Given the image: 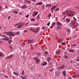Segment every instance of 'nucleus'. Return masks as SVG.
Wrapping results in <instances>:
<instances>
[{"label":"nucleus","instance_id":"obj_16","mask_svg":"<svg viewBox=\"0 0 79 79\" xmlns=\"http://www.w3.org/2000/svg\"><path fill=\"white\" fill-rule=\"evenodd\" d=\"M51 60H52V58L50 57H48L47 58V61H51Z\"/></svg>","mask_w":79,"mask_h":79},{"label":"nucleus","instance_id":"obj_32","mask_svg":"<svg viewBox=\"0 0 79 79\" xmlns=\"http://www.w3.org/2000/svg\"><path fill=\"white\" fill-rule=\"evenodd\" d=\"M69 52H74V50L72 49H69Z\"/></svg>","mask_w":79,"mask_h":79},{"label":"nucleus","instance_id":"obj_39","mask_svg":"<svg viewBox=\"0 0 79 79\" xmlns=\"http://www.w3.org/2000/svg\"><path fill=\"white\" fill-rule=\"evenodd\" d=\"M61 44L62 45H65V43L64 42H62L61 43Z\"/></svg>","mask_w":79,"mask_h":79},{"label":"nucleus","instance_id":"obj_61","mask_svg":"<svg viewBox=\"0 0 79 79\" xmlns=\"http://www.w3.org/2000/svg\"><path fill=\"white\" fill-rule=\"evenodd\" d=\"M19 15H21V14H20V13H19Z\"/></svg>","mask_w":79,"mask_h":79},{"label":"nucleus","instance_id":"obj_38","mask_svg":"<svg viewBox=\"0 0 79 79\" xmlns=\"http://www.w3.org/2000/svg\"><path fill=\"white\" fill-rule=\"evenodd\" d=\"M22 75H24V71L23 70L22 71Z\"/></svg>","mask_w":79,"mask_h":79},{"label":"nucleus","instance_id":"obj_51","mask_svg":"<svg viewBox=\"0 0 79 79\" xmlns=\"http://www.w3.org/2000/svg\"><path fill=\"white\" fill-rule=\"evenodd\" d=\"M77 61H79V59H77Z\"/></svg>","mask_w":79,"mask_h":79},{"label":"nucleus","instance_id":"obj_3","mask_svg":"<svg viewBox=\"0 0 79 79\" xmlns=\"http://www.w3.org/2000/svg\"><path fill=\"white\" fill-rule=\"evenodd\" d=\"M19 26L17 27V28L19 29V28H21V27H23V25L21 23H16L14 26V27H16V26Z\"/></svg>","mask_w":79,"mask_h":79},{"label":"nucleus","instance_id":"obj_10","mask_svg":"<svg viewBox=\"0 0 79 79\" xmlns=\"http://www.w3.org/2000/svg\"><path fill=\"white\" fill-rule=\"evenodd\" d=\"M15 33L14 32H10V35H11L12 37H15Z\"/></svg>","mask_w":79,"mask_h":79},{"label":"nucleus","instance_id":"obj_4","mask_svg":"<svg viewBox=\"0 0 79 79\" xmlns=\"http://www.w3.org/2000/svg\"><path fill=\"white\" fill-rule=\"evenodd\" d=\"M31 30H33L32 31L34 33H37V32H38L39 31V30H40V28H36L34 30L31 29Z\"/></svg>","mask_w":79,"mask_h":79},{"label":"nucleus","instance_id":"obj_40","mask_svg":"<svg viewBox=\"0 0 79 79\" xmlns=\"http://www.w3.org/2000/svg\"><path fill=\"white\" fill-rule=\"evenodd\" d=\"M52 26H55V23H53Z\"/></svg>","mask_w":79,"mask_h":79},{"label":"nucleus","instance_id":"obj_14","mask_svg":"<svg viewBox=\"0 0 79 79\" xmlns=\"http://www.w3.org/2000/svg\"><path fill=\"white\" fill-rule=\"evenodd\" d=\"M21 8L22 9H24V8H27V6L24 5L23 6H22L21 7Z\"/></svg>","mask_w":79,"mask_h":79},{"label":"nucleus","instance_id":"obj_42","mask_svg":"<svg viewBox=\"0 0 79 79\" xmlns=\"http://www.w3.org/2000/svg\"><path fill=\"white\" fill-rule=\"evenodd\" d=\"M47 26H50V22L47 23Z\"/></svg>","mask_w":79,"mask_h":79},{"label":"nucleus","instance_id":"obj_25","mask_svg":"<svg viewBox=\"0 0 79 79\" xmlns=\"http://www.w3.org/2000/svg\"><path fill=\"white\" fill-rule=\"evenodd\" d=\"M66 21L67 23H69L70 21V19L69 18H67L66 19Z\"/></svg>","mask_w":79,"mask_h":79},{"label":"nucleus","instance_id":"obj_41","mask_svg":"<svg viewBox=\"0 0 79 79\" xmlns=\"http://www.w3.org/2000/svg\"><path fill=\"white\" fill-rule=\"evenodd\" d=\"M60 10V8H57L55 10V11H58V10Z\"/></svg>","mask_w":79,"mask_h":79},{"label":"nucleus","instance_id":"obj_43","mask_svg":"<svg viewBox=\"0 0 79 79\" xmlns=\"http://www.w3.org/2000/svg\"><path fill=\"white\" fill-rule=\"evenodd\" d=\"M25 17H27V18L29 17V15L27 14V15H25Z\"/></svg>","mask_w":79,"mask_h":79},{"label":"nucleus","instance_id":"obj_8","mask_svg":"<svg viewBox=\"0 0 79 79\" xmlns=\"http://www.w3.org/2000/svg\"><path fill=\"white\" fill-rule=\"evenodd\" d=\"M55 74H56V77H58V76H60V73L58 71H56L55 72Z\"/></svg>","mask_w":79,"mask_h":79},{"label":"nucleus","instance_id":"obj_55","mask_svg":"<svg viewBox=\"0 0 79 79\" xmlns=\"http://www.w3.org/2000/svg\"><path fill=\"white\" fill-rule=\"evenodd\" d=\"M2 37H6V36H4V35H2Z\"/></svg>","mask_w":79,"mask_h":79},{"label":"nucleus","instance_id":"obj_53","mask_svg":"<svg viewBox=\"0 0 79 79\" xmlns=\"http://www.w3.org/2000/svg\"><path fill=\"white\" fill-rule=\"evenodd\" d=\"M1 9H2V6H0V10H1Z\"/></svg>","mask_w":79,"mask_h":79},{"label":"nucleus","instance_id":"obj_22","mask_svg":"<svg viewBox=\"0 0 79 79\" xmlns=\"http://www.w3.org/2000/svg\"><path fill=\"white\" fill-rule=\"evenodd\" d=\"M13 74H15V75L16 76H18L19 75V73L16 72H14Z\"/></svg>","mask_w":79,"mask_h":79},{"label":"nucleus","instance_id":"obj_57","mask_svg":"<svg viewBox=\"0 0 79 79\" xmlns=\"http://www.w3.org/2000/svg\"><path fill=\"white\" fill-rule=\"evenodd\" d=\"M6 77H7V78H8V76H7V75H6Z\"/></svg>","mask_w":79,"mask_h":79},{"label":"nucleus","instance_id":"obj_48","mask_svg":"<svg viewBox=\"0 0 79 79\" xmlns=\"http://www.w3.org/2000/svg\"><path fill=\"white\" fill-rule=\"evenodd\" d=\"M24 32L25 33L26 32H27V30H25L24 31Z\"/></svg>","mask_w":79,"mask_h":79},{"label":"nucleus","instance_id":"obj_52","mask_svg":"<svg viewBox=\"0 0 79 79\" xmlns=\"http://www.w3.org/2000/svg\"><path fill=\"white\" fill-rule=\"evenodd\" d=\"M3 42V41H0V43H2Z\"/></svg>","mask_w":79,"mask_h":79},{"label":"nucleus","instance_id":"obj_7","mask_svg":"<svg viewBox=\"0 0 79 79\" xmlns=\"http://www.w3.org/2000/svg\"><path fill=\"white\" fill-rule=\"evenodd\" d=\"M13 54H11L8 56L6 58V59H11V58H13Z\"/></svg>","mask_w":79,"mask_h":79},{"label":"nucleus","instance_id":"obj_62","mask_svg":"<svg viewBox=\"0 0 79 79\" xmlns=\"http://www.w3.org/2000/svg\"><path fill=\"white\" fill-rule=\"evenodd\" d=\"M42 8H43V9L44 8V7H43V6H42Z\"/></svg>","mask_w":79,"mask_h":79},{"label":"nucleus","instance_id":"obj_20","mask_svg":"<svg viewBox=\"0 0 79 79\" xmlns=\"http://www.w3.org/2000/svg\"><path fill=\"white\" fill-rule=\"evenodd\" d=\"M15 34L16 35H19V34H20V32H19V31H18L16 32H15Z\"/></svg>","mask_w":79,"mask_h":79},{"label":"nucleus","instance_id":"obj_11","mask_svg":"<svg viewBox=\"0 0 79 79\" xmlns=\"http://www.w3.org/2000/svg\"><path fill=\"white\" fill-rule=\"evenodd\" d=\"M2 39L4 40L8 41V40H9V39L8 38V37H7V36H6V37H5V38H3Z\"/></svg>","mask_w":79,"mask_h":79},{"label":"nucleus","instance_id":"obj_19","mask_svg":"<svg viewBox=\"0 0 79 79\" xmlns=\"http://www.w3.org/2000/svg\"><path fill=\"white\" fill-rule=\"evenodd\" d=\"M56 25H58V26H60L61 25V23L59 21H58L56 23Z\"/></svg>","mask_w":79,"mask_h":79},{"label":"nucleus","instance_id":"obj_58","mask_svg":"<svg viewBox=\"0 0 79 79\" xmlns=\"http://www.w3.org/2000/svg\"><path fill=\"white\" fill-rule=\"evenodd\" d=\"M76 58H79V56H77L76 57Z\"/></svg>","mask_w":79,"mask_h":79},{"label":"nucleus","instance_id":"obj_50","mask_svg":"<svg viewBox=\"0 0 79 79\" xmlns=\"http://www.w3.org/2000/svg\"><path fill=\"white\" fill-rule=\"evenodd\" d=\"M45 27H42V29H43V30H44V29H45Z\"/></svg>","mask_w":79,"mask_h":79},{"label":"nucleus","instance_id":"obj_18","mask_svg":"<svg viewBox=\"0 0 79 79\" xmlns=\"http://www.w3.org/2000/svg\"><path fill=\"white\" fill-rule=\"evenodd\" d=\"M7 35H10L11 34V32H6Z\"/></svg>","mask_w":79,"mask_h":79},{"label":"nucleus","instance_id":"obj_35","mask_svg":"<svg viewBox=\"0 0 79 79\" xmlns=\"http://www.w3.org/2000/svg\"><path fill=\"white\" fill-rule=\"evenodd\" d=\"M31 21H35V19L34 18H32L31 19Z\"/></svg>","mask_w":79,"mask_h":79},{"label":"nucleus","instance_id":"obj_46","mask_svg":"<svg viewBox=\"0 0 79 79\" xmlns=\"http://www.w3.org/2000/svg\"><path fill=\"white\" fill-rule=\"evenodd\" d=\"M67 79H72V78H71V77H69Z\"/></svg>","mask_w":79,"mask_h":79},{"label":"nucleus","instance_id":"obj_9","mask_svg":"<svg viewBox=\"0 0 79 79\" xmlns=\"http://www.w3.org/2000/svg\"><path fill=\"white\" fill-rule=\"evenodd\" d=\"M47 62H44L43 63L41 64V66H45L47 65Z\"/></svg>","mask_w":79,"mask_h":79},{"label":"nucleus","instance_id":"obj_36","mask_svg":"<svg viewBox=\"0 0 79 79\" xmlns=\"http://www.w3.org/2000/svg\"><path fill=\"white\" fill-rule=\"evenodd\" d=\"M11 42H12V40H10L8 41V42L9 44H11Z\"/></svg>","mask_w":79,"mask_h":79},{"label":"nucleus","instance_id":"obj_47","mask_svg":"<svg viewBox=\"0 0 79 79\" xmlns=\"http://www.w3.org/2000/svg\"><path fill=\"white\" fill-rule=\"evenodd\" d=\"M49 71H50L51 72H52L53 71V69H51L49 70Z\"/></svg>","mask_w":79,"mask_h":79},{"label":"nucleus","instance_id":"obj_23","mask_svg":"<svg viewBox=\"0 0 79 79\" xmlns=\"http://www.w3.org/2000/svg\"><path fill=\"white\" fill-rule=\"evenodd\" d=\"M66 71H64L63 72V76H66Z\"/></svg>","mask_w":79,"mask_h":79},{"label":"nucleus","instance_id":"obj_1","mask_svg":"<svg viewBox=\"0 0 79 79\" xmlns=\"http://www.w3.org/2000/svg\"><path fill=\"white\" fill-rule=\"evenodd\" d=\"M70 24L72 26V29H76L78 26V24L74 20H72L70 23Z\"/></svg>","mask_w":79,"mask_h":79},{"label":"nucleus","instance_id":"obj_13","mask_svg":"<svg viewBox=\"0 0 79 79\" xmlns=\"http://www.w3.org/2000/svg\"><path fill=\"white\" fill-rule=\"evenodd\" d=\"M60 52H61V51H60V50L59 49L56 51V54H57V55H59V54L60 53Z\"/></svg>","mask_w":79,"mask_h":79},{"label":"nucleus","instance_id":"obj_63","mask_svg":"<svg viewBox=\"0 0 79 79\" xmlns=\"http://www.w3.org/2000/svg\"><path fill=\"white\" fill-rule=\"evenodd\" d=\"M1 29V27H0V29Z\"/></svg>","mask_w":79,"mask_h":79},{"label":"nucleus","instance_id":"obj_49","mask_svg":"<svg viewBox=\"0 0 79 79\" xmlns=\"http://www.w3.org/2000/svg\"><path fill=\"white\" fill-rule=\"evenodd\" d=\"M10 18H11V16H9L8 18V19H10Z\"/></svg>","mask_w":79,"mask_h":79},{"label":"nucleus","instance_id":"obj_45","mask_svg":"<svg viewBox=\"0 0 79 79\" xmlns=\"http://www.w3.org/2000/svg\"><path fill=\"white\" fill-rule=\"evenodd\" d=\"M46 7H48V6H49V4H47V5H46Z\"/></svg>","mask_w":79,"mask_h":79},{"label":"nucleus","instance_id":"obj_30","mask_svg":"<svg viewBox=\"0 0 79 79\" xmlns=\"http://www.w3.org/2000/svg\"><path fill=\"white\" fill-rule=\"evenodd\" d=\"M67 32L68 33H70L71 32V30L69 29H68L67 30Z\"/></svg>","mask_w":79,"mask_h":79},{"label":"nucleus","instance_id":"obj_15","mask_svg":"<svg viewBox=\"0 0 79 79\" xmlns=\"http://www.w3.org/2000/svg\"><path fill=\"white\" fill-rule=\"evenodd\" d=\"M65 67V65H63L62 66H60L59 68L61 69H64V68Z\"/></svg>","mask_w":79,"mask_h":79},{"label":"nucleus","instance_id":"obj_6","mask_svg":"<svg viewBox=\"0 0 79 79\" xmlns=\"http://www.w3.org/2000/svg\"><path fill=\"white\" fill-rule=\"evenodd\" d=\"M39 13V12L37 11H35L33 13H32V16H35L36 15H37V14Z\"/></svg>","mask_w":79,"mask_h":79},{"label":"nucleus","instance_id":"obj_5","mask_svg":"<svg viewBox=\"0 0 79 79\" xmlns=\"http://www.w3.org/2000/svg\"><path fill=\"white\" fill-rule=\"evenodd\" d=\"M34 60H35V62H36V64H37L39 63V61H40V59L37 58L36 57L33 58Z\"/></svg>","mask_w":79,"mask_h":79},{"label":"nucleus","instance_id":"obj_34","mask_svg":"<svg viewBox=\"0 0 79 79\" xmlns=\"http://www.w3.org/2000/svg\"><path fill=\"white\" fill-rule=\"evenodd\" d=\"M36 55H37L38 56H40V54L39 52H37L36 53Z\"/></svg>","mask_w":79,"mask_h":79},{"label":"nucleus","instance_id":"obj_28","mask_svg":"<svg viewBox=\"0 0 79 79\" xmlns=\"http://www.w3.org/2000/svg\"><path fill=\"white\" fill-rule=\"evenodd\" d=\"M76 45H77V44H72L71 45V47H76Z\"/></svg>","mask_w":79,"mask_h":79},{"label":"nucleus","instance_id":"obj_56","mask_svg":"<svg viewBox=\"0 0 79 79\" xmlns=\"http://www.w3.org/2000/svg\"><path fill=\"white\" fill-rule=\"evenodd\" d=\"M10 48H11H11H12V47H11V46H10Z\"/></svg>","mask_w":79,"mask_h":79},{"label":"nucleus","instance_id":"obj_12","mask_svg":"<svg viewBox=\"0 0 79 79\" xmlns=\"http://www.w3.org/2000/svg\"><path fill=\"white\" fill-rule=\"evenodd\" d=\"M33 42V40H31L28 41L27 44H32Z\"/></svg>","mask_w":79,"mask_h":79},{"label":"nucleus","instance_id":"obj_2","mask_svg":"<svg viewBox=\"0 0 79 79\" xmlns=\"http://www.w3.org/2000/svg\"><path fill=\"white\" fill-rule=\"evenodd\" d=\"M66 14L70 16H74V13L72 11H67Z\"/></svg>","mask_w":79,"mask_h":79},{"label":"nucleus","instance_id":"obj_24","mask_svg":"<svg viewBox=\"0 0 79 79\" xmlns=\"http://www.w3.org/2000/svg\"><path fill=\"white\" fill-rule=\"evenodd\" d=\"M26 2L27 3H29V4H31V1H26Z\"/></svg>","mask_w":79,"mask_h":79},{"label":"nucleus","instance_id":"obj_54","mask_svg":"<svg viewBox=\"0 0 79 79\" xmlns=\"http://www.w3.org/2000/svg\"><path fill=\"white\" fill-rule=\"evenodd\" d=\"M45 53L46 54H47V52L45 51Z\"/></svg>","mask_w":79,"mask_h":79},{"label":"nucleus","instance_id":"obj_37","mask_svg":"<svg viewBox=\"0 0 79 79\" xmlns=\"http://www.w3.org/2000/svg\"><path fill=\"white\" fill-rule=\"evenodd\" d=\"M52 16V14H48V18H50V16Z\"/></svg>","mask_w":79,"mask_h":79},{"label":"nucleus","instance_id":"obj_44","mask_svg":"<svg viewBox=\"0 0 79 79\" xmlns=\"http://www.w3.org/2000/svg\"><path fill=\"white\" fill-rule=\"evenodd\" d=\"M32 2H34V3H35V0H32Z\"/></svg>","mask_w":79,"mask_h":79},{"label":"nucleus","instance_id":"obj_17","mask_svg":"<svg viewBox=\"0 0 79 79\" xmlns=\"http://www.w3.org/2000/svg\"><path fill=\"white\" fill-rule=\"evenodd\" d=\"M56 6H52L51 8V10H54L55 9V8H56Z\"/></svg>","mask_w":79,"mask_h":79},{"label":"nucleus","instance_id":"obj_21","mask_svg":"<svg viewBox=\"0 0 79 79\" xmlns=\"http://www.w3.org/2000/svg\"><path fill=\"white\" fill-rule=\"evenodd\" d=\"M4 55H5V54H3L2 52H0V56H3Z\"/></svg>","mask_w":79,"mask_h":79},{"label":"nucleus","instance_id":"obj_26","mask_svg":"<svg viewBox=\"0 0 79 79\" xmlns=\"http://www.w3.org/2000/svg\"><path fill=\"white\" fill-rule=\"evenodd\" d=\"M13 13H15V14H18V11H13Z\"/></svg>","mask_w":79,"mask_h":79},{"label":"nucleus","instance_id":"obj_59","mask_svg":"<svg viewBox=\"0 0 79 79\" xmlns=\"http://www.w3.org/2000/svg\"><path fill=\"white\" fill-rule=\"evenodd\" d=\"M39 15H38L37 16V17H39Z\"/></svg>","mask_w":79,"mask_h":79},{"label":"nucleus","instance_id":"obj_33","mask_svg":"<svg viewBox=\"0 0 79 79\" xmlns=\"http://www.w3.org/2000/svg\"><path fill=\"white\" fill-rule=\"evenodd\" d=\"M21 78L23 79H26V77L23 76H21Z\"/></svg>","mask_w":79,"mask_h":79},{"label":"nucleus","instance_id":"obj_31","mask_svg":"<svg viewBox=\"0 0 79 79\" xmlns=\"http://www.w3.org/2000/svg\"><path fill=\"white\" fill-rule=\"evenodd\" d=\"M64 58H65L66 60H67V59H68V57L67 56H64Z\"/></svg>","mask_w":79,"mask_h":79},{"label":"nucleus","instance_id":"obj_29","mask_svg":"<svg viewBox=\"0 0 79 79\" xmlns=\"http://www.w3.org/2000/svg\"><path fill=\"white\" fill-rule=\"evenodd\" d=\"M57 30H60V28L59 26H57Z\"/></svg>","mask_w":79,"mask_h":79},{"label":"nucleus","instance_id":"obj_27","mask_svg":"<svg viewBox=\"0 0 79 79\" xmlns=\"http://www.w3.org/2000/svg\"><path fill=\"white\" fill-rule=\"evenodd\" d=\"M36 5H42V3L40 2H38L36 4Z\"/></svg>","mask_w":79,"mask_h":79},{"label":"nucleus","instance_id":"obj_60","mask_svg":"<svg viewBox=\"0 0 79 79\" xmlns=\"http://www.w3.org/2000/svg\"><path fill=\"white\" fill-rule=\"evenodd\" d=\"M65 19V18H63V19Z\"/></svg>","mask_w":79,"mask_h":79},{"label":"nucleus","instance_id":"obj_64","mask_svg":"<svg viewBox=\"0 0 79 79\" xmlns=\"http://www.w3.org/2000/svg\"><path fill=\"white\" fill-rule=\"evenodd\" d=\"M78 9H79V7L78 8Z\"/></svg>","mask_w":79,"mask_h":79}]
</instances>
